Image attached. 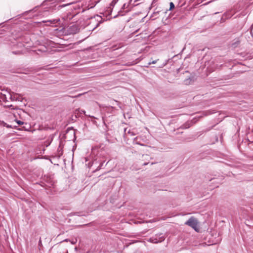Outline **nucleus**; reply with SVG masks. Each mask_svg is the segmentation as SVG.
I'll return each mask as SVG.
<instances>
[{"label":"nucleus","mask_w":253,"mask_h":253,"mask_svg":"<svg viewBox=\"0 0 253 253\" xmlns=\"http://www.w3.org/2000/svg\"><path fill=\"white\" fill-rule=\"evenodd\" d=\"M135 143L137 144H139V145H142V146L144 145L143 144H141V143H140L139 142H136Z\"/></svg>","instance_id":"obj_13"},{"label":"nucleus","mask_w":253,"mask_h":253,"mask_svg":"<svg viewBox=\"0 0 253 253\" xmlns=\"http://www.w3.org/2000/svg\"><path fill=\"white\" fill-rule=\"evenodd\" d=\"M15 121L16 122V123L18 125H22L23 124H24V122H22V121H18V120H15Z\"/></svg>","instance_id":"obj_5"},{"label":"nucleus","mask_w":253,"mask_h":253,"mask_svg":"<svg viewBox=\"0 0 253 253\" xmlns=\"http://www.w3.org/2000/svg\"><path fill=\"white\" fill-rule=\"evenodd\" d=\"M157 60H154V61H152L151 62H149L148 63L149 65H150L151 64H155L156 62H157Z\"/></svg>","instance_id":"obj_11"},{"label":"nucleus","mask_w":253,"mask_h":253,"mask_svg":"<svg viewBox=\"0 0 253 253\" xmlns=\"http://www.w3.org/2000/svg\"><path fill=\"white\" fill-rule=\"evenodd\" d=\"M163 240H164V238L163 237L160 238L159 239L157 238L153 237L149 239V241L153 243H158L162 242Z\"/></svg>","instance_id":"obj_2"},{"label":"nucleus","mask_w":253,"mask_h":253,"mask_svg":"<svg viewBox=\"0 0 253 253\" xmlns=\"http://www.w3.org/2000/svg\"><path fill=\"white\" fill-rule=\"evenodd\" d=\"M77 242V240L75 241H71L72 244H75Z\"/></svg>","instance_id":"obj_14"},{"label":"nucleus","mask_w":253,"mask_h":253,"mask_svg":"<svg viewBox=\"0 0 253 253\" xmlns=\"http://www.w3.org/2000/svg\"><path fill=\"white\" fill-rule=\"evenodd\" d=\"M132 0H129V2H130Z\"/></svg>","instance_id":"obj_18"},{"label":"nucleus","mask_w":253,"mask_h":253,"mask_svg":"<svg viewBox=\"0 0 253 253\" xmlns=\"http://www.w3.org/2000/svg\"><path fill=\"white\" fill-rule=\"evenodd\" d=\"M66 253H68V252H67Z\"/></svg>","instance_id":"obj_19"},{"label":"nucleus","mask_w":253,"mask_h":253,"mask_svg":"<svg viewBox=\"0 0 253 253\" xmlns=\"http://www.w3.org/2000/svg\"><path fill=\"white\" fill-rule=\"evenodd\" d=\"M193 82V80L192 79H191V78H189V79H186L184 81V84H191L192 83V82Z\"/></svg>","instance_id":"obj_4"},{"label":"nucleus","mask_w":253,"mask_h":253,"mask_svg":"<svg viewBox=\"0 0 253 253\" xmlns=\"http://www.w3.org/2000/svg\"><path fill=\"white\" fill-rule=\"evenodd\" d=\"M148 164V163H144L143 164V165H144V166H146V165H147Z\"/></svg>","instance_id":"obj_15"},{"label":"nucleus","mask_w":253,"mask_h":253,"mask_svg":"<svg viewBox=\"0 0 253 253\" xmlns=\"http://www.w3.org/2000/svg\"><path fill=\"white\" fill-rule=\"evenodd\" d=\"M64 241L67 242V241H68V239H65V240H64Z\"/></svg>","instance_id":"obj_16"},{"label":"nucleus","mask_w":253,"mask_h":253,"mask_svg":"<svg viewBox=\"0 0 253 253\" xmlns=\"http://www.w3.org/2000/svg\"><path fill=\"white\" fill-rule=\"evenodd\" d=\"M166 64H167V62L163 63L161 65L159 66V67L162 68V67H164Z\"/></svg>","instance_id":"obj_12"},{"label":"nucleus","mask_w":253,"mask_h":253,"mask_svg":"<svg viewBox=\"0 0 253 253\" xmlns=\"http://www.w3.org/2000/svg\"><path fill=\"white\" fill-rule=\"evenodd\" d=\"M185 224L191 227L197 232H199L200 231L199 222L197 219L193 216H191L185 222Z\"/></svg>","instance_id":"obj_1"},{"label":"nucleus","mask_w":253,"mask_h":253,"mask_svg":"<svg viewBox=\"0 0 253 253\" xmlns=\"http://www.w3.org/2000/svg\"><path fill=\"white\" fill-rule=\"evenodd\" d=\"M127 6H128V4H127V5H126V3H124V4H123V6H122V9H125V8H127Z\"/></svg>","instance_id":"obj_8"},{"label":"nucleus","mask_w":253,"mask_h":253,"mask_svg":"<svg viewBox=\"0 0 253 253\" xmlns=\"http://www.w3.org/2000/svg\"><path fill=\"white\" fill-rule=\"evenodd\" d=\"M118 0H113L111 3V6H113L118 1Z\"/></svg>","instance_id":"obj_6"},{"label":"nucleus","mask_w":253,"mask_h":253,"mask_svg":"<svg viewBox=\"0 0 253 253\" xmlns=\"http://www.w3.org/2000/svg\"><path fill=\"white\" fill-rule=\"evenodd\" d=\"M12 53L15 54H21V51H12Z\"/></svg>","instance_id":"obj_9"},{"label":"nucleus","mask_w":253,"mask_h":253,"mask_svg":"<svg viewBox=\"0 0 253 253\" xmlns=\"http://www.w3.org/2000/svg\"><path fill=\"white\" fill-rule=\"evenodd\" d=\"M58 21V20H52V21H51V20H50V21H50L51 23L55 24V23H57Z\"/></svg>","instance_id":"obj_10"},{"label":"nucleus","mask_w":253,"mask_h":253,"mask_svg":"<svg viewBox=\"0 0 253 253\" xmlns=\"http://www.w3.org/2000/svg\"><path fill=\"white\" fill-rule=\"evenodd\" d=\"M174 7V4L173 3V2H171L170 3V8H169V10H171L172 9H173V8Z\"/></svg>","instance_id":"obj_7"},{"label":"nucleus","mask_w":253,"mask_h":253,"mask_svg":"<svg viewBox=\"0 0 253 253\" xmlns=\"http://www.w3.org/2000/svg\"><path fill=\"white\" fill-rule=\"evenodd\" d=\"M71 30L72 31V34H76L79 31V29L78 27L76 25H74L71 27Z\"/></svg>","instance_id":"obj_3"},{"label":"nucleus","mask_w":253,"mask_h":253,"mask_svg":"<svg viewBox=\"0 0 253 253\" xmlns=\"http://www.w3.org/2000/svg\"><path fill=\"white\" fill-rule=\"evenodd\" d=\"M83 112H84V114L85 115V112L84 111Z\"/></svg>","instance_id":"obj_17"}]
</instances>
